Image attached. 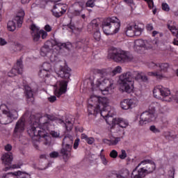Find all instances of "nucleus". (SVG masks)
Segmentation results:
<instances>
[{
  "instance_id": "obj_1",
  "label": "nucleus",
  "mask_w": 178,
  "mask_h": 178,
  "mask_svg": "<svg viewBox=\"0 0 178 178\" xmlns=\"http://www.w3.org/2000/svg\"><path fill=\"white\" fill-rule=\"evenodd\" d=\"M95 72L97 74H99L100 77L97 81V87H99L102 92H104V91L109 92V91H112V90L115 88V82L113 80L107 79L106 77H108V76H116V74L122 73V67L117 66L112 72H109L106 69H97L95 70Z\"/></svg>"
},
{
  "instance_id": "obj_2",
  "label": "nucleus",
  "mask_w": 178,
  "mask_h": 178,
  "mask_svg": "<svg viewBox=\"0 0 178 178\" xmlns=\"http://www.w3.org/2000/svg\"><path fill=\"white\" fill-rule=\"evenodd\" d=\"M58 77L63 79L62 81H58L55 85L54 94L56 97H60L67 91V84L70 81V76H72V69L67 66L59 65L58 68L55 70Z\"/></svg>"
},
{
  "instance_id": "obj_3",
  "label": "nucleus",
  "mask_w": 178,
  "mask_h": 178,
  "mask_svg": "<svg viewBox=\"0 0 178 178\" xmlns=\"http://www.w3.org/2000/svg\"><path fill=\"white\" fill-rule=\"evenodd\" d=\"M156 168L155 162L152 160H144L141 161L138 166L133 170L131 177V178H143L152 173Z\"/></svg>"
},
{
  "instance_id": "obj_4",
  "label": "nucleus",
  "mask_w": 178,
  "mask_h": 178,
  "mask_svg": "<svg viewBox=\"0 0 178 178\" xmlns=\"http://www.w3.org/2000/svg\"><path fill=\"white\" fill-rule=\"evenodd\" d=\"M108 58L113 59L117 63H126V62H133L134 56L129 51L118 49L116 47H111L108 51Z\"/></svg>"
},
{
  "instance_id": "obj_5",
  "label": "nucleus",
  "mask_w": 178,
  "mask_h": 178,
  "mask_svg": "<svg viewBox=\"0 0 178 178\" xmlns=\"http://www.w3.org/2000/svg\"><path fill=\"white\" fill-rule=\"evenodd\" d=\"M39 126L40 127L37 126V122H35L28 129V134L30 137H39V138H44L46 141H48V139L51 138L49 134L47 132V130H49V121L47 120L42 123L40 122Z\"/></svg>"
},
{
  "instance_id": "obj_6",
  "label": "nucleus",
  "mask_w": 178,
  "mask_h": 178,
  "mask_svg": "<svg viewBox=\"0 0 178 178\" xmlns=\"http://www.w3.org/2000/svg\"><path fill=\"white\" fill-rule=\"evenodd\" d=\"M102 30L106 35L117 34L120 30V20L116 17L106 18L102 22Z\"/></svg>"
},
{
  "instance_id": "obj_7",
  "label": "nucleus",
  "mask_w": 178,
  "mask_h": 178,
  "mask_svg": "<svg viewBox=\"0 0 178 178\" xmlns=\"http://www.w3.org/2000/svg\"><path fill=\"white\" fill-rule=\"evenodd\" d=\"M89 104L88 106V115H97L98 113V108L103 106L102 109L108 104V98L99 97L97 96H91L88 99Z\"/></svg>"
},
{
  "instance_id": "obj_8",
  "label": "nucleus",
  "mask_w": 178,
  "mask_h": 178,
  "mask_svg": "<svg viewBox=\"0 0 178 178\" xmlns=\"http://www.w3.org/2000/svg\"><path fill=\"white\" fill-rule=\"evenodd\" d=\"M120 87L122 92L131 94L134 88V81H133V74L127 72L120 76Z\"/></svg>"
},
{
  "instance_id": "obj_9",
  "label": "nucleus",
  "mask_w": 178,
  "mask_h": 178,
  "mask_svg": "<svg viewBox=\"0 0 178 178\" xmlns=\"http://www.w3.org/2000/svg\"><path fill=\"white\" fill-rule=\"evenodd\" d=\"M73 147V136L70 134H67L62 143V149L60 154L63 156L65 162L69 160L70 156L72 155V147Z\"/></svg>"
},
{
  "instance_id": "obj_10",
  "label": "nucleus",
  "mask_w": 178,
  "mask_h": 178,
  "mask_svg": "<svg viewBox=\"0 0 178 178\" xmlns=\"http://www.w3.org/2000/svg\"><path fill=\"white\" fill-rule=\"evenodd\" d=\"M52 44L58 47L60 49L65 48V49H70L72 44L70 43H62L58 40H54L53 42L47 41L44 45L40 49L41 56H47V54L51 51V48H52Z\"/></svg>"
},
{
  "instance_id": "obj_11",
  "label": "nucleus",
  "mask_w": 178,
  "mask_h": 178,
  "mask_svg": "<svg viewBox=\"0 0 178 178\" xmlns=\"http://www.w3.org/2000/svg\"><path fill=\"white\" fill-rule=\"evenodd\" d=\"M153 95L157 99H163V101H167L168 102L172 101V97L167 99L170 95V90L161 86H156L154 88Z\"/></svg>"
},
{
  "instance_id": "obj_12",
  "label": "nucleus",
  "mask_w": 178,
  "mask_h": 178,
  "mask_svg": "<svg viewBox=\"0 0 178 178\" xmlns=\"http://www.w3.org/2000/svg\"><path fill=\"white\" fill-rule=\"evenodd\" d=\"M24 10H19L13 20L8 22V30L9 31H15L16 30V23L18 27H22V24H23V19H24Z\"/></svg>"
},
{
  "instance_id": "obj_13",
  "label": "nucleus",
  "mask_w": 178,
  "mask_h": 178,
  "mask_svg": "<svg viewBox=\"0 0 178 178\" xmlns=\"http://www.w3.org/2000/svg\"><path fill=\"white\" fill-rule=\"evenodd\" d=\"M1 160L3 165L6 166V168L3 169L5 172L9 170V169H17L19 168V165H12V162H13V154L10 152L4 154L1 156Z\"/></svg>"
},
{
  "instance_id": "obj_14",
  "label": "nucleus",
  "mask_w": 178,
  "mask_h": 178,
  "mask_svg": "<svg viewBox=\"0 0 178 178\" xmlns=\"http://www.w3.org/2000/svg\"><path fill=\"white\" fill-rule=\"evenodd\" d=\"M17 111L15 110L11 111L3 110V115L1 119H0V123L1 124H9L10 123H12L13 120L17 119Z\"/></svg>"
},
{
  "instance_id": "obj_15",
  "label": "nucleus",
  "mask_w": 178,
  "mask_h": 178,
  "mask_svg": "<svg viewBox=\"0 0 178 178\" xmlns=\"http://www.w3.org/2000/svg\"><path fill=\"white\" fill-rule=\"evenodd\" d=\"M107 124L111 126V129H114L115 126L121 127L122 129H126L129 126V122L123 120V118H113V117H109L106 120Z\"/></svg>"
},
{
  "instance_id": "obj_16",
  "label": "nucleus",
  "mask_w": 178,
  "mask_h": 178,
  "mask_svg": "<svg viewBox=\"0 0 178 178\" xmlns=\"http://www.w3.org/2000/svg\"><path fill=\"white\" fill-rule=\"evenodd\" d=\"M160 70L156 72H149V76H155L157 79H163L164 76L163 73L168 72V69H169L170 65L168 63H163L159 64L158 67Z\"/></svg>"
},
{
  "instance_id": "obj_17",
  "label": "nucleus",
  "mask_w": 178,
  "mask_h": 178,
  "mask_svg": "<svg viewBox=\"0 0 178 178\" xmlns=\"http://www.w3.org/2000/svg\"><path fill=\"white\" fill-rule=\"evenodd\" d=\"M154 120H155V115L149 111H145L140 115L139 124L144 126V124L154 122Z\"/></svg>"
},
{
  "instance_id": "obj_18",
  "label": "nucleus",
  "mask_w": 178,
  "mask_h": 178,
  "mask_svg": "<svg viewBox=\"0 0 178 178\" xmlns=\"http://www.w3.org/2000/svg\"><path fill=\"white\" fill-rule=\"evenodd\" d=\"M23 73V61L22 59L17 60V63L13 68L8 72L9 77H15L17 74H22Z\"/></svg>"
},
{
  "instance_id": "obj_19",
  "label": "nucleus",
  "mask_w": 178,
  "mask_h": 178,
  "mask_svg": "<svg viewBox=\"0 0 178 178\" xmlns=\"http://www.w3.org/2000/svg\"><path fill=\"white\" fill-rule=\"evenodd\" d=\"M2 178H31V175L26 172L18 171L3 174Z\"/></svg>"
},
{
  "instance_id": "obj_20",
  "label": "nucleus",
  "mask_w": 178,
  "mask_h": 178,
  "mask_svg": "<svg viewBox=\"0 0 178 178\" xmlns=\"http://www.w3.org/2000/svg\"><path fill=\"white\" fill-rule=\"evenodd\" d=\"M25 122L26 120L24 118H22L17 122L13 132L14 137H17L19 133H23V131H24V129L26 127Z\"/></svg>"
},
{
  "instance_id": "obj_21",
  "label": "nucleus",
  "mask_w": 178,
  "mask_h": 178,
  "mask_svg": "<svg viewBox=\"0 0 178 178\" xmlns=\"http://www.w3.org/2000/svg\"><path fill=\"white\" fill-rule=\"evenodd\" d=\"M53 16L55 17H60L66 13V8L62 7V4L58 3L54 6V9L51 10Z\"/></svg>"
},
{
  "instance_id": "obj_22",
  "label": "nucleus",
  "mask_w": 178,
  "mask_h": 178,
  "mask_svg": "<svg viewBox=\"0 0 178 178\" xmlns=\"http://www.w3.org/2000/svg\"><path fill=\"white\" fill-rule=\"evenodd\" d=\"M108 104L109 100L107 99V105L104 107V109H102L104 108L102 104H100V108H98V113H100L101 116L105 119L106 122V119L108 118H112V116L109 115V111H108L111 108Z\"/></svg>"
},
{
  "instance_id": "obj_23",
  "label": "nucleus",
  "mask_w": 178,
  "mask_h": 178,
  "mask_svg": "<svg viewBox=\"0 0 178 178\" xmlns=\"http://www.w3.org/2000/svg\"><path fill=\"white\" fill-rule=\"evenodd\" d=\"M49 72H51V64L44 63L42 65V70L39 71L38 75L42 79H44V77H49Z\"/></svg>"
},
{
  "instance_id": "obj_24",
  "label": "nucleus",
  "mask_w": 178,
  "mask_h": 178,
  "mask_svg": "<svg viewBox=\"0 0 178 178\" xmlns=\"http://www.w3.org/2000/svg\"><path fill=\"white\" fill-rule=\"evenodd\" d=\"M24 88V94L27 102L29 104H33V102H34V95L33 94V90L29 86H25Z\"/></svg>"
},
{
  "instance_id": "obj_25",
  "label": "nucleus",
  "mask_w": 178,
  "mask_h": 178,
  "mask_svg": "<svg viewBox=\"0 0 178 178\" xmlns=\"http://www.w3.org/2000/svg\"><path fill=\"white\" fill-rule=\"evenodd\" d=\"M84 8V1H78L74 4V11L73 15L74 16H80L81 12H83V8Z\"/></svg>"
},
{
  "instance_id": "obj_26",
  "label": "nucleus",
  "mask_w": 178,
  "mask_h": 178,
  "mask_svg": "<svg viewBox=\"0 0 178 178\" xmlns=\"http://www.w3.org/2000/svg\"><path fill=\"white\" fill-rule=\"evenodd\" d=\"M122 109L127 111L134 106V100L131 99H125L120 103Z\"/></svg>"
},
{
  "instance_id": "obj_27",
  "label": "nucleus",
  "mask_w": 178,
  "mask_h": 178,
  "mask_svg": "<svg viewBox=\"0 0 178 178\" xmlns=\"http://www.w3.org/2000/svg\"><path fill=\"white\" fill-rule=\"evenodd\" d=\"M99 24L98 22V19H95L92 20V22L88 25V31H94L96 30H99Z\"/></svg>"
},
{
  "instance_id": "obj_28",
  "label": "nucleus",
  "mask_w": 178,
  "mask_h": 178,
  "mask_svg": "<svg viewBox=\"0 0 178 178\" xmlns=\"http://www.w3.org/2000/svg\"><path fill=\"white\" fill-rule=\"evenodd\" d=\"M88 39H81L75 42V47L78 49H81V48H83L84 45H88Z\"/></svg>"
},
{
  "instance_id": "obj_29",
  "label": "nucleus",
  "mask_w": 178,
  "mask_h": 178,
  "mask_svg": "<svg viewBox=\"0 0 178 178\" xmlns=\"http://www.w3.org/2000/svg\"><path fill=\"white\" fill-rule=\"evenodd\" d=\"M134 44L136 48H146V49H148L145 41L142 39H138L135 40Z\"/></svg>"
},
{
  "instance_id": "obj_30",
  "label": "nucleus",
  "mask_w": 178,
  "mask_h": 178,
  "mask_svg": "<svg viewBox=\"0 0 178 178\" xmlns=\"http://www.w3.org/2000/svg\"><path fill=\"white\" fill-rule=\"evenodd\" d=\"M136 79L143 81V83H148V76L144 72H138L136 76Z\"/></svg>"
},
{
  "instance_id": "obj_31",
  "label": "nucleus",
  "mask_w": 178,
  "mask_h": 178,
  "mask_svg": "<svg viewBox=\"0 0 178 178\" xmlns=\"http://www.w3.org/2000/svg\"><path fill=\"white\" fill-rule=\"evenodd\" d=\"M133 26H129L125 29V34L127 35V37H134V29H133Z\"/></svg>"
},
{
  "instance_id": "obj_32",
  "label": "nucleus",
  "mask_w": 178,
  "mask_h": 178,
  "mask_svg": "<svg viewBox=\"0 0 178 178\" xmlns=\"http://www.w3.org/2000/svg\"><path fill=\"white\" fill-rule=\"evenodd\" d=\"M165 137L168 140H175V138H177V135H176L173 131H168L165 133Z\"/></svg>"
},
{
  "instance_id": "obj_33",
  "label": "nucleus",
  "mask_w": 178,
  "mask_h": 178,
  "mask_svg": "<svg viewBox=\"0 0 178 178\" xmlns=\"http://www.w3.org/2000/svg\"><path fill=\"white\" fill-rule=\"evenodd\" d=\"M158 103H152L149 106L148 112H150V113H153V115H155V111H156V108H158Z\"/></svg>"
},
{
  "instance_id": "obj_34",
  "label": "nucleus",
  "mask_w": 178,
  "mask_h": 178,
  "mask_svg": "<svg viewBox=\"0 0 178 178\" xmlns=\"http://www.w3.org/2000/svg\"><path fill=\"white\" fill-rule=\"evenodd\" d=\"M31 34L32 35L33 40L35 42H37V41L40 40V38H41V35L39 32H31Z\"/></svg>"
},
{
  "instance_id": "obj_35",
  "label": "nucleus",
  "mask_w": 178,
  "mask_h": 178,
  "mask_svg": "<svg viewBox=\"0 0 178 178\" xmlns=\"http://www.w3.org/2000/svg\"><path fill=\"white\" fill-rule=\"evenodd\" d=\"M118 173L120 178H127L129 176V171L127 170H121Z\"/></svg>"
},
{
  "instance_id": "obj_36",
  "label": "nucleus",
  "mask_w": 178,
  "mask_h": 178,
  "mask_svg": "<svg viewBox=\"0 0 178 178\" xmlns=\"http://www.w3.org/2000/svg\"><path fill=\"white\" fill-rule=\"evenodd\" d=\"M106 178H120V177L119 174L118 173V171L113 170L107 175Z\"/></svg>"
},
{
  "instance_id": "obj_37",
  "label": "nucleus",
  "mask_w": 178,
  "mask_h": 178,
  "mask_svg": "<svg viewBox=\"0 0 178 178\" xmlns=\"http://www.w3.org/2000/svg\"><path fill=\"white\" fill-rule=\"evenodd\" d=\"M51 1L50 0H38L37 1V5L40 6V8H42L44 9L45 8V5L48 3V2Z\"/></svg>"
},
{
  "instance_id": "obj_38",
  "label": "nucleus",
  "mask_w": 178,
  "mask_h": 178,
  "mask_svg": "<svg viewBox=\"0 0 178 178\" xmlns=\"http://www.w3.org/2000/svg\"><path fill=\"white\" fill-rule=\"evenodd\" d=\"M65 127L67 131H71V130L73 129V124H72V122L66 120Z\"/></svg>"
},
{
  "instance_id": "obj_39",
  "label": "nucleus",
  "mask_w": 178,
  "mask_h": 178,
  "mask_svg": "<svg viewBox=\"0 0 178 178\" xmlns=\"http://www.w3.org/2000/svg\"><path fill=\"white\" fill-rule=\"evenodd\" d=\"M95 33L93 34V37L96 41H99L101 40V32H99V29H97L96 31H93Z\"/></svg>"
},
{
  "instance_id": "obj_40",
  "label": "nucleus",
  "mask_w": 178,
  "mask_h": 178,
  "mask_svg": "<svg viewBox=\"0 0 178 178\" xmlns=\"http://www.w3.org/2000/svg\"><path fill=\"white\" fill-rule=\"evenodd\" d=\"M111 140V145H118V143L120 141V137H114Z\"/></svg>"
},
{
  "instance_id": "obj_41",
  "label": "nucleus",
  "mask_w": 178,
  "mask_h": 178,
  "mask_svg": "<svg viewBox=\"0 0 178 178\" xmlns=\"http://www.w3.org/2000/svg\"><path fill=\"white\" fill-rule=\"evenodd\" d=\"M161 8L165 12H169V10H170V7H169V5L166 3H162Z\"/></svg>"
},
{
  "instance_id": "obj_42",
  "label": "nucleus",
  "mask_w": 178,
  "mask_h": 178,
  "mask_svg": "<svg viewBox=\"0 0 178 178\" xmlns=\"http://www.w3.org/2000/svg\"><path fill=\"white\" fill-rule=\"evenodd\" d=\"M149 130H150V131H152V133H154L155 134H156L158 133H161V130L157 129L156 127H155V125H152L149 127Z\"/></svg>"
},
{
  "instance_id": "obj_43",
  "label": "nucleus",
  "mask_w": 178,
  "mask_h": 178,
  "mask_svg": "<svg viewBox=\"0 0 178 178\" xmlns=\"http://www.w3.org/2000/svg\"><path fill=\"white\" fill-rule=\"evenodd\" d=\"M86 6L87 8H94L95 6V3H94V0H88L86 3Z\"/></svg>"
},
{
  "instance_id": "obj_44",
  "label": "nucleus",
  "mask_w": 178,
  "mask_h": 178,
  "mask_svg": "<svg viewBox=\"0 0 178 178\" xmlns=\"http://www.w3.org/2000/svg\"><path fill=\"white\" fill-rule=\"evenodd\" d=\"M40 34L42 38V40H45V38H47V37H48V32L41 29L39 31Z\"/></svg>"
},
{
  "instance_id": "obj_45",
  "label": "nucleus",
  "mask_w": 178,
  "mask_h": 178,
  "mask_svg": "<svg viewBox=\"0 0 178 178\" xmlns=\"http://www.w3.org/2000/svg\"><path fill=\"white\" fill-rule=\"evenodd\" d=\"M31 33H38L40 32V28H38L37 26H35V24H33L31 26Z\"/></svg>"
},
{
  "instance_id": "obj_46",
  "label": "nucleus",
  "mask_w": 178,
  "mask_h": 178,
  "mask_svg": "<svg viewBox=\"0 0 178 178\" xmlns=\"http://www.w3.org/2000/svg\"><path fill=\"white\" fill-rule=\"evenodd\" d=\"M147 66L149 69H158L159 64H156L154 62H150L148 63Z\"/></svg>"
},
{
  "instance_id": "obj_47",
  "label": "nucleus",
  "mask_w": 178,
  "mask_h": 178,
  "mask_svg": "<svg viewBox=\"0 0 178 178\" xmlns=\"http://www.w3.org/2000/svg\"><path fill=\"white\" fill-rule=\"evenodd\" d=\"M119 158L120 159H126V158H127V153H126V150H121V154L119 155Z\"/></svg>"
},
{
  "instance_id": "obj_48",
  "label": "nucleus",
  "mask_w": 178,
  "mask_h": 178,
  "mask_svg": "<svg viewBox=\"0 0 178 178\" xmlns=\"http://www.w3.org/2000/svg\"><path fill=\"white\" fill-rule=\"evenodd\" d=\"M100 159H101V161H102L103 165L106 166V165H108V161H107L106 158L105 157V156L100 154Z\"/></svg>"
},
{
  "instance_id": "obj_49",
  "label": "nucleus",
  "mask_w": 178,
  "mask_h": 178,
  "mask_svg": "<svg viewBox=\"0 0 178 178\" xmlns=\"http://www.w3.org/2000/svg\"><path fill=\"white\" fill-rule=\"evenodd\" d=\"M110 156L111 158H113L114 159L115 158H118V152L115 149H113L111 152H110Z\"/></svg>"
},
{
  "instance_id": "obj_50",
  "label": "nucleus",
  "mask_w": 178,
  "mask_h": 178,
  "mask_svg": "<svg viewBox=\"0 0 178 178\" xmlns=\"http://www.w3.org/2000/svg\"><path fill=\"white\" fill-rule=\"evenodd\" d=\"M50 135L51 136V137H53L54 138H58V137H59L60 134L58 131H51L50 132Z\"/></svg>"
},
{
  "instance_id": "obj_51",
  "label": "nucleus",
  "mask_w": 178,
  "mask_h": 178,
  "mask_svg": "<svg viewBox=\"0 0 178 178\" xmlns=\"http://www.w3.org/2000/svg\"><path fill=\"white\" fill-rule=\"evenodd\" d=\"M175 168H172V169L169 170L170 178H175Z\"/></svg>"
},
{
  "instance_id": "obj_52",
  "label": "nucleus",
  "mask_w": 178,
  "mask_h": 178,
  "mask_svg": "<svg viewBox=\"0 0 178 178\" xmlns=\"http://www.w3.org/2000/svg\"><path fill=\"white\" fill-rule=\"evenodd\" d=\"M50 158H58L59 153L58 152H52L49 154Z\"/></svg>"
},
{
  "instance_id": "obj_53",
  "label": "nucleus",
  "mask_w": 178,
  "mask_h": 178,
  "mask_svg": "<svg viewBox=\"0 0 178 178\" xmlns=\"http://www.w3.org/2000/svg\"><path fill=\"white\" fill-rule=\"evenodd\" d=\"M145 2L148 3V6L150 9H152L154 8V0H144Z\"/></svg>"
},
{
  "instance_id": "obj_54",
  "label": "nucleus",
  "mask_w": 178,
  "mask_h": 178,
  "mask_svg": "<svg viewBox=\"0 0 178 178\" xmlns=\"http://www.w3.org/2000/svg\"><path fill=\"white\" fill-rule=\"evenodd\" d=\"M86 141V143H88L90 145H92V144H94V141H95V140L94 139V138L90 137V138H88Z\"/></svg>"
},
{
  "instance_id": "obj_55",
  "label": "nucleus",
  "mask_w": 178,
  "mask_h": 178,
  "mask_svg": "<svg viewBox=\"0 0 178 178\" xmlns=\"http://www.w3.org/2000/svg\"><path fill=\"white\" fill-rule=\"evenodd\" d=\"M47 118L48 119V120H51V122H54V120H56L57 118L52 115H49V114H47Z\"/></svg>"
},
{
  "instance_id": "obj_56",
  "label": "nucleus",
  "mask_w": 178,
  "mask_h": 178,
  "mask_svg": "<svg viewBox=\"0 0 178 178\" xmlns=\"http://www.w3.org/2000/svg\"><path fill=\"white\" fill-rule=\"evenodd\" d=\"M44 30L47 33H50V31H52V27L49 24H47L44 26Z\"/></svg>"
},
{
  "instance_id": "obj_57",
  "label": "nucleus",
  "mask_w": 178,
  "mask_h": 178,
  "mask_svg": "<svg viewBox=\"0 0 178 178\" xmlns=\"http://www.w3.org/2000/svg\"><path fill=\"white\" fill-rule=\"evenodd\" d=\"M79 143H80V139L76 138L74 143V149H77V148H79Z\"/></svg>"
},
{
  "instance_id": "obj_58",
  "label": "nucleus",
  "mask_w": 178,
  "mask_h": 178,
  "mask_svg": "<svg viewBox=\"0 0 178 178\" xmlns=\"http://www.w3.org/2000/svg\"><path fill=\"white\" fill-rule=\"evenodd\" d=\"M47 99L49 102L54 103L56 101V96H51Z\"/></svg>"
},
{
  "instance_id": "obj_59",
  "label": "nucleus",
  "mask_w": 178,
  "mask_h": 178,
  "mask_svg": "<svg viewBox=\"0 0 178 178\" xmlns=\"http://www.w3.org/2000/svg\"><path fill=\"white\" fill-rule=\"evenodd\" d=\"M134 31H143V29H141V26H140L139 25H136L134 26V27H133Z\"/></svg>"
},
{
  "instance_id": "obj_60",
  "label": "nucleus",
  "mask_w": 178,
  "mask_h": 178,
  "mask_svg": "<svg viewBox=\"0 0 178 178\" xmlns=\"http://www.w3.org/2000/svg\"><path fill=\"white\" fill-rule=\"evenodd\" d=\"M7 44H8V42H6V40H5V39L0 38V45L1 46L6 45Z\"/></svg>"
},
{
  "instance_id": "obj_61",
  "label": "nucleus",
  "mask_w": 178,
  "mask_h": 178,
  "mask_svg": "<svg viewBox=\"0 0 178 178\" xmlns=\"http://www.w3.org/2000/svg\"><path fill=\"white\" fill-rule=\"evenodd\" d=\"M103 143L104 144H107V145H112L111 144V139L108 140V139H103Z\"/></svg>"
},
{
  "instance_id": "obj_62",
  "label": "nucleus",
  "mask_w": 178,
  "mask_h": 178,
  "mask_svg": "<svg viewBox=\"0 0 178 178\" xmlns=\"http://www.w3.org/2000/svg\"><path fill=\"white\" fill-rule=\"evenodd\" d=\"M6 151H12V145L8 144L5 146Z\"/></svg>"
},
{
  "instance_id": "obj_63",
  "label": "nucleus",
  "mask_w": 178,
  "mask_h": 178,
  "mask_svg": "<svg viewBox=\"0 0 178 178\" xmlns=\"http://www.w3.org/2000/svg\"><path fill=\"white\" fill-rule=\"evenodd\" d=\"M147 30H148L149 31H152V30H154V26H152V24H149L147 25Z\"/></svg>"
},
{
  "instance_id": "obj_64",
  "label": "nucleus",
  "mask_w": 178,
  "mask_h": 178,
  "mask_svg": "<svg viewBox=\"0 0 178 178\" xmlns=\"http://www.w3.org/2000/svg\"><path fill=\"white\" fill-rule=\"evenodd\" d=\"M172 99L176 101L177 104H178V94L172 97Z\"/></svg>"
}]
</instances>
